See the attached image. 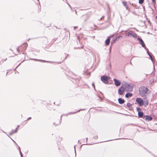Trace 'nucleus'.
I'll list each match as a JSON object with an SVG mask.
<instances>
[{
  "label": "nucleus",
  "mask_w": 157,
  "mask_h": 157,
  "mask_svg": "<svg viewBox=\"0 0 157 157\" xmlns=\"http://www.w3.org/2000/svg\"><path fill=\"white\" fill-rule=\"evenodd\" d=\"M67 3L68 4L69 7L71 8V9H72V8L71 7V6L68 3Z\"/></svg>",
  "instance_id": "obj_36"
},
{
  "label": "nucleus",
  "mask_w": 157,
  "mask_h": 157,
  "mask_svg": "<svg viewBox=\"0 0 157 157\" xmlns=\"http://www.w3.org/2000/svg\"><path fill=\"white\" fill-rule=\"evenodd\" d=\"M144 0H139V3L140 4H142L143 3Z\"/></svg>",
  "instance_id": "obj_24"
},
{
  "label": "nucleus",
  "mask_w": 157,
  "mask_h": 157,
  "mask_svg": "<svg viewBox=\"0 0 157 157\" xmlns=\"http://www.w3.org/2000/svg\"><path fill=\"white\" fill-rule=\"evenodd\" d=\"M19 127V125H18L15 130H12L11 132L10 133L9 135L11 136L12 135H13V133L16 132L17 131V129H18Z\"/></svg>",
  "instance_id": "obj_12"
},
{
  "label": "nucleus",
  "mask_w": 157,
  "mask_h": 157,
  "mask_svg": "<svg viewBox=\"0 0 157 157\" xmlns=\"http://www.w3.org/2000/svg\"><path fill=\"white\" fill-rule=\"evenodd\" d=\"M75 13H76V14L77 13V12L76 11H75Z\"/></svg>",
  "instance_id": "obj_48"
},
{
  "label": "nucleus",
  "mask_w": 157,
  "mask_h": 157,
  "mask_svg": "<svg viewBox=\"0 0 157 157\" xmlns=\"http://www.w3.org/2000/svg\"><path fill=\"white\" fill-rule=\"evenodd\" d=\"M122 36H118V37H117L116 38V39H117V40L119 39L120 37H122Z\"/></svg>",
  "instance_id": "obj_27"
},
{
  "label": "nucleus",
  "mask_w": 157,
  "mask_h": 157,
  "mask_svg": "<svg viewBox=\"0 0 157 157\" xmlns=\"http://www.w3.org/2000/svg\"><path fill=\"white\" fill-rule=\"evenodd\" d=\"M150 59H151V60L152 61H153V59L152 58V56H151L150 57Z\"/></svg>",
  "instance_id": "obj_29"
},
{
  "label": "nucleus",
  "mask_w": 157,
  "mask_h": 157,
  "mask_svg": "<svg viewBox=\"0 0 157 157\" xmlns=\"http://www.w3.org/2000/svg\"><path fill=\"white\" fill-rule=\"evenodd\" d=\"M74 148H75V152L76 153V151H75V146H74Z\"/></svg>",
  "instance_id": "obj_47"
},
{
  "label": "nucleus",
  "mask_w": 157,
  "mask_h": 157,
  "mask_svg": "<svg viewBox=\"0 0 157 157\" xmlns=\"http://www.w3.org/2000/svg\"><path fill=\"white\" fill-rule=\"evenodd\" d=\"M144 115V113L143 112L141 111L138 113V116L139 117L142 118Z\"/></svg>",
  "instance_id": "obj_15"
},
{
  "label": "nucleus",
  "mask_w": 157,
  "mask_h": 157,
  "mask_svg": "<svg viewBox=\"0 0 157 157\" xmlns=\"http://www.w3.org/2000/svg\"><path fill=\"white\" fill-rule=\"evenodd\" d=\"M127 105L128 108H131L132 106V105L130 103H127Z\"/></svg>",
  "instance_id": "obj_22"
},
{
  "label": "nucleus",
  "mask_w": 157,
  "mask_h": 157,
  "mask_svg": "<svg viewBox=\"0 0 157 157\" xmlns=\"http://www.w3.org/2000/svg\"><path fill=\"white\" fill-rule=\"evenodd\" d=\"M125 90V87H124L122 86H121L118 90L119 94L120 95H122Z\"/></svg>",
  "instance_id": "obj_6"
},
{
  "label": "nucleus",
  "mask_w": 157,
  "mask_h": 157,
  "mask_svg": "<svg viewBox=\"0 0 157 157\" xmlns=\"http://www.w3.org/2000/svg\"><path fill=\"white\" fill-rule=\"evenodd\" d=\"M31 119V117H29V118H28V119L27 120V121L28 120H29Z\"/></svg>",
  "instance_id": "obj_38"
},
{
  "label": "nucleus",
  "mask_w": 157,
  "mask_h": 157,
  "mask_svg": "<svg viewBox=\"0 0 157 157\" xmlns=\"http://www.w3.org/2000/svg\"><path fill=\"white\" fill-rule=\"evenodd\" d=\"M136 110L137 111V112H138V113H139V112H141V109L140 108H139V107H137L136 108Z\"/></svg>",
  "instance_id": "obj_23"
},
{
  "label": "nucleus",
  "mask_w": 157,
  "mask_h": 157,
  "mask_svg": "<svg viewBox=\"0 0 157 157\" xmlns=\"http://www.w3.org/2000/svg\"><path fill=\"white\" fill-rule=\"evenodd\" d=\"M7 73H8V72H7L6 75L7 74Z\"/></svg>",
  "instance_id": "obj_50"
},
{
  "label": "nucleus",
  "mask_w": 157,
  "mask_h": 157,
  "mask_svg": "<svg viewBox=\"0 0 157 157\" xmlns=\"http://www.w3.org/2000/svg\"><path fill=\"white\" fill-rule=\"evenodd\" d=\"M61 123V121H60L59 120L58 122L56 123H56H53V124L56 125H58L59 124H60Z\"/></svg>",
  "instance_id": "obj_21"
},
{
  "label": "nucleus",
  "mask_w": 157,
  "mask_h": 157,
  "mask_svg": "<svg viewBox=\"0 0 157 157\" xmlns=\"http://www.w3.org/2000/svg\"><path fill=\"white\" fill-rule=\"evenodd\" d=\"M118 100L119 103L121 104H123L125 102V100L124 99H123L121 98H119L118 99Z\"/></svg>",
  "instance_id": "obj_11"
},
{
  "label": "nucleus",
  "mask_w": 157,
  "mask_h": 157,
  "mask_svg": "<svg viewBox=\"0 0 157 157\" xmlns=\"http://www.w3.org/2000/svg\"><path fill=\"white\" fill-rule=\"evenodd\" d=\"M113 81L114 82V84L116 86H118L121 85V83L119 80L116 78H114Z\"/></svg>",
  "instance_id": "obj_9"
},
{
  "label": "nucleus",
  "mask_w": 157,
  "mask_h": 157,
  "mask_svg": "<svg viewBox=\"0 0 157 157\" xmlns=\"http://www.w3.org/2000/svg\"><path fill=\"white\" fill-rule=\"evenodd\" d=\"M19 152L20 154L21 157H23V154L22 152H21V151H19Z\"/></svg>",
  "instance_id": "obj_30"
},
{
  "label": "nucleus",
  "mask_w": 157,
  "mask_h": 157,
  "mask_svg": "<svg viewBox=\"0 0 157 157\" xmlns=\"http://www.w3.org/2000/svg\"><path fill=\"white\" fill-rule=\"evenodd\" d=\"M148 90V89L147 87L142 86L139 88V94L141 97L145 98L146 96V94Z\"/></svg>",
  "instance_id": "obj_1"
},
{
  "label": "nucleus",
  "mask_w": 157,
  "mask_h": 157,
  "mask_svg": "<svg viewBox=\"0 0 157 157\" xmlns=\"http://www.w3.org/2000/svg\"><path fill=\"white\" fill-rule=\"evenodd\" d=\"M23 54H25V53H24V52H23Z\"/></svg>",
  "instance_id": "obj_49"
},
{
  "label": "nucleus",
  "mask_w": 157,
  "mask_h": 157,
  "mask_svg": "<svg viewBox=\"0 0 157 157\" xmlns=\"http://www.w3.org/2000/svg\"><path fill=\"white\" fill-rule=\"evenodd\" d=\"M152 0V2H154L155 1V0Z\"/></svg>",
  "instance_id": "obj_44"
},
{
  "label": "nucleus",
  "mask_w": 157,
  "mask_h": 157,
  "mask_svg": "<svg viewBox=\"0 0 157 157\" xmlns=\"http://www.w3.org/2000/svg\"><path fill=\"white\" fill-rule=\"evenodd\" d=\"M83 17H84V21H86L89 18V16L88 15H84L83 16Z\"/></svg>",
  "instance_id": "obj_16"
},
{
  "label": "nucleus",
  "mask_w": 157,
  "mask_h": 157,
  "mask_svg": "<svg viewBox=\"0 0 157 157\" xmlns=\"http://www.w3.org/2000/svg\"><path fill=\"white\" fill-rule=\"evenodd\" d=\"M92 86L94 87V89H95V86H94V83H92Z\"/></svg>",
  "instance_id": "obj_33"
},
{
  "label": "nucleus",
  "mask_w": 157,
  "mask_h": 157,
  "mask_svg": "<svg viewBox=\"0 0 157 157\" xmlns=\"http://www.w3.org/2000/svg\"><path fill=\"white\" fill-rule=\"evenodd\" d=\"M63 116V115H61V117H60V120H61L62 117Z\"/></svg>",
  "instance_id": "obj_41"
},
{
  "label": "nucleus",
  "mask_w": 157,
  "mask_h": 157,
  "mask_svg": "<svg viewBox=\"0 0 157 157\" xmlns=\"http://www.w3.org/2000/svg\"><path fill=\"white\" fill-rule=\"evenodd\" d=\"M104 18V16H103L101 18H100V19H101L102 20L103 18Z\"/></svg>",
  "instance_id": "obj_40"
},
{
  "label": "nucleus",
  "mask_w": 157,
  "mask_h": 157,
  "mask_svg": "<svg viewBox=\"0 0 157 157\" xmlns=\"http://www.w3.org/2000/svg\"><path fill=\"white\" fill-rule=\"evenodd\" d=\"M132 13L134 14H136V13L135 11H132Z\"/></svg>",
  "instance_id": "obj_34"
},
{
  "label": "nucleus",
  "mask_w": 157,
  "mask_h": 157,
  "mask_svg": "<svg viewBox=\"0 0 157 157\" xmlns=\"http://www.w3.org/2000/svg\"><path fill=\"white\" fill-rule=\"evenodd\" d=\"M137 40L139 41L142 46L145 49V48H147L146 47L142 39L140 38L139 37L137 38Z\"/></svg>",
  "instance_id": "obj_8"
},
{
  "label": "nucleus",
  "mask_w": 157,
  "mask_h": 157,
  "mask_svg": "<svg viewBox=\"0 0 157 157\" xmlns=\"http://www.w3.org/2000/svg\"><path fill=\"white\" fill-rule=\"evenodd\" d=\"M13 140V141H14V143L16 144V145H17V144L16 143V142H15V141H14V140Z\"/></svg>",
  "instance_id": "obj_42"
},
{
  "label": "nucleus",
  "mask_w": 157,
  "mask_h": 157,
  "mask_svg": "<svg viewBox=\"0 0 157 157\" xmlns=\"http://www.w3.org/2000/svg\"><path fill=\"white\" fill-rule=\"evenodd\" d=\"M145 117L146 121H151L153 119V118L149 115H147Z\"/></svg>",
  "instance_id": "obj_10"
},
{
  "label": "nucleus",
  "mask_w": 157,
  "mask_h": 157,
  "mask_svg": "<svg viewBox=\"0 0 157 157\" xmlns=\"http://www.w3.org/2000/svg\"><path fill=\"white\" fill-rule=\"evenodd\" d=\"M125 86L127 88L128 91H132L133 90V86L130 85L129 84L126 83Z\"/></svg>",
  "instance_id": "obj_7"
},
{
  "label": "nucleus",
  "mask_w": 157,
  "mask_h": 157,
  "mask_svg": "<svg viewBox=\"0 0 157 157\" xmlns=\"http://www.w3.org/2000/svg\"><path fill=\"white\" fill-rule=\"evenodd\" d=\"M77 28V27H76V26L74 27V29H75V28Z\"/></svg>",
  "instance_id": "obj_45"
},
{
  "label": "nucleus",
  "mask_w": 157,
  "mask_h": 157,
  "mask_svg": "<svg viewBox=\"0 0 157 157\" xmlns=\"http://www.w3.org/2000/svg\"><path fill=\"white\" fill-rule=\"evenodd\" d=\"M85 109H80L78 111H77L76 112H74V113H72V112H71V113H68V114H74V113H76L78 112H79L81 110H85Z\"/></svg>",
  "instance_id": "obj_20"
},
{
  "label": "nucleus",
  "mask_w": 157,
  "mask_h": 157,
  "mask_svg": "<svg viewBox=\"0 0 157 157\" xmlns=\"http://www.w3.org/2000/svg\"><path fill=\"white\" fill-rule=\"evenodd\" d=\"M132 5L134 7H135L136 8V6H137L136 4L132 3Z\"/></svg>",
  "instance_id": "obj_26"
},
{
  "label": "nucleus",
  "mask_w": 157,
  "mask_h": 157,
  "mask_svg": "<svg viewBox=\"0 0 157 157\" xmlns=\"http://www.w3.org/2000/svg\"><path fill=\"white\" fill-rule=\"evenodd\" d=\"M122 4L125 8L127 10L130 12V8L128 7V6L131 4V3L129 2H126L123 1L122 2Z\"/></svg>",
  "instance_id": "obj_4"
},
{
  "label": "nucleus",
  "mask_w": 157,
  "mask_h": 157,
  "mask_svg": "<svg viewBox=\"0 0 157 157\" xmlns=\"http://www.w3.org/2000/svg\"><path fill=\"white\" fill-rule=\"evenodd\" d=\"M110 40L109 38H108L105 41V45H109L110 43Z\"/></svg>",
  "instance_id": "obj_13"
},
{
  "label": "nucleus",
  "mask_w": 157,
  "mask_h": 157,
  "mask_svg": "<svg viewBox=\"0 0 157 157\" xmlns=\"http://www.w3.org/2000/svg\"><path fill=\"white\" fill-rule=\"evenodd\" d=\"M17 51L18 52H19L20 50H19V47L17 48Z\"/></svg>",
  "instance_id": "obj_37"
},
{
  "label": "nucleus",
  "mask_w": 157,
  "mask_h": 157,
  "mask_svg": "<svg viewBox=\"0 0 157 157\" xmlns=\"http://www.w3.org/2000/svg\"><path fill=\"white\" fill-rule=\"evenodd\" d=\"M94 138L95 139H97L98 138V136H96L94 137Z\"/></svg>",
  "instance_id": "obj_32"
},
{
  "label": "nucleus",
  "mask_w": 157,
  "mask_h": 157,
  "mask_svg": "<svg viewBox=\"0 0 157 157\" xmlns=\"http://www.w3.org/2000/svg\"><path fill=\"white\" fill-rule=\"evenodd\" d=\"M42 61H44L45 62H48V61H45V60H42Z\"/></svg>",
  "instance_id": "obj_46"
},
{
  "label": "nucleus",
  "mask_w": 157,
  "mask_h": 157,
  "mask_svg": "<svg viewBox=\"0 0 157 157\" xmlns=\"http://www.w3.org/2000/svg\"><path fill=\"white\" fill-rule=\"evenodd\" d=\"M114 36V35H111V36H109L108 37V38H109V39H110V38H111L113 37V36Z\"/></svg>",
  "instance_id": "obj_28"
},
{
  "label": "nucleus",
  "mask_w": 157,
  "mask_h": 157,
  "mask_svg": "<svg viewBox=\"0 0 157 157\" xmlns=\"http://www.w3.org/2000/svg\"><path fill=\"white\" fill-rule=\"evenodd\" d=\"M110 78L109 77L104 75L101 77V79L104 83L108 84Z\"/></svg>",
  "instance_id": "obj_2"
},
{
  "label": "nucleus",
  "mask_w": 157,
  "mask_h": 157,
  "mask_svg": "<svg viewBox=\"0 0 157 157\" xmlns=\"http://www.w3.org/2000/svg\"><path fill=\"white\" fill-rule=\"evenodd\" d=\"M148 104V101L147 100H145L144 101V106H146Z\"/></svg>",
  "instance_id": "obj_18"
},
{
  "label": "nucleus",
  "mask_w": 157,
  "mask_h": 157,
  "mask_svg": "<svg viewBox=\"0 0 157 157\" xmlns=\"http://www.w3.org/2000/svg\"><path fill=\"white\" fill-rule=\"evenodd\" d=\"M132 93H127L125 95V97L126 98H128L129 97H132Z\"/></svg>",
  "instance_id": "obj_14"
},
{
  "label": "nucleus",
  "mask_w": 157,
  "mask_h": 157,
  "mask_svg": "<svg viewBox=\"0 0 157 157\" xmlns=\"http://www.w3.org/2000/svg\"><path fill=\"white\" fill-rule=\"evenodd\" d=\"M145 50H146L147 53L149 56L150 57L151 56V53L149 52L148 49L147 48H146Z\"/></svg>",
  "instance_id": "obj_17"
},
{
  "label": "nucleus",
  "mask_w": 157,
  "mask_h": 157,
  "mask_svg": "<svg viewBox=\"0 0 157 157\" xmlns=\"http://www.w3.org/2000/svg\"><path fill=\"white\" fill-rule=\"evenodd\" d=\"M86 142L87 143V140H88V138H86Z\"/></svg>",
  "instance_id": "obj_43"
},
{
  "label": "nucleus",
  "mask_w": 157,
  "mask_h": 157,
  "mask_svg": "<svg viewBox=\"0 0 157 157\" xmlns=\"http://www.w3.org/2000/svg\"><path fill=\"white\" fill-rule=\"evenodd\" d=\"M24 50H25L28 47V44L27 43L24 44Z\"/></svg>",
  "instance_id": "obj_19"
},
{
  "label": "nucleus",
  "mask_w": 157,
  "mask_h": 157,
  "mask_svg": "<svg viewBox=\"0 0 157 157\" xmlns=\"http://www.w3.org/2000/svg\"><path fill=\"white\" fill-rule=\"evenodd\" d=\"M31 60H35L36 61H39V60H39V59H31Z\"/></svg>",
  "instance_id": "obj_31"
},
{
  "label": "nucleus",
  "mask_w": 157,
  "mask_h": 157,
  "mask_svg": "<svg viewBox=\"0 0 157 157\" xmlns=\"http://www.w3.org/2000/svg\"><path fill=\"white\" fill-rule=\"evenodd\" d=\"M136 101L140 106H142L144 104L143 100L140 98H136Z\"/></svg>",
  "instance_id": "obj_5"
},
{
  "label": "nucleus",
  "mask_w": 157,
  "mask_h": 157,
  "mask_svg": "<svg viewBox=\"0 0 157 157\" xmlns=\"http://www.w3.org/2000/svg\"><path fill=\"white\" fill-rule=\"evenodd\" d=\"M111 52V47L110 48H109V53H110Z\"/></svg>",
  "instance_id": "obj_39"
},
{
  "label": "nucleus",
  "mask_w": 157,
  "mask_h": 157,
  "mask_svg": "<svg viewBox=\"0 0 157 157\" xmlns=\"http://www.w3.org/2000/svg\"><path fill=\"white\" fill-rule=\"evenodd\" d=\"M18 149L19 150V151H21L20 148L19 146H18Z\"/></svg>",
  "instance_id": "obj_35"
},
{
  "label": "nucleus",
  "mask_w": 157,
  "mask_h": 157,
  "mask_svg": "<svg viewBox=\"0 0 157 157\" xmlns=\"http://www.w3.org/2000/svg\"><path fill=\"white\" fill-rule=\"evenodd\" d=\"M117 40V39H116L115 38V39H114L113 40H112L111 42V43H112V44H113V43H114L115 41H116Z\"/></svg>",
  "instance_id": "obj_25"
},
{
  "label": "nucleus",
  "mask_w": 157,
  "mask_h": 157,
  "mask_svg": "<svg viewBox=\"0 0 157 157\" xmlns=\"http://www.w3.org/2000/svg\"><path fill=\"white\" fill-rule=\"evenodd\" d=\"M125 36L132 37L133 38L135 39L137 38V34L132 30L130 31L127 33H126L125 34Z\"/></svg>",
  "instance_id": "obj_3"
}]
</instances>
